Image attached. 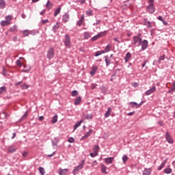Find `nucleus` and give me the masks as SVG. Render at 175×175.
<instances>
[{"instance_id":"f257e3e1","label":"nucleus","mask_w":175,"mask_h":175,"mask_svg":"<svg viewBox=\"0 0 175 175\" xmlns=\"http://www.w3.org/2000/svg\"><path fill=\"white\" fill-rule=\"evenodd\" d=\"M133 44L137 46H140L142 43V38L139 36H135L133 38Z\"/></svg>"},{"instance_id":"f03ea898","label":"nucleus","mask_w":175,"mask_h":175,"mask_svg":"<svg viewBox=\"0 0 175 175\" xmlns=\"http://www.w3.org/2000/svg\"><path fill=\"white\" fill-rule=\"evenodd\" d=\"M84 164H85V161L83 160L82 163H81L79 165H78V166L75 167L72 172V174L74 175L77 174L80 170H83V168L84 167Z\"/></svg>"},{"instance_id":"7ed1b4c3","label":"nucleus","mask_w":175,"mask_h":175,"mask_svg":"<svg viewBox=\"0 0 175 175\" xmlns=\"http://www.w3.org/2000/svg\"><path fill=\"white\" fill-rule=\"evenodd\" d=\"M107 32V31H104L98 33L97 35L94 36V37H92L91 38V41L95 42V41L98 40L99 38H101L103 36H105V35H106Z\"/></svg>"},{"instance_id":"20e7f679","label":"nucleus","mask_w":175,"mask_h":175,"mask_svg":"<svg viewBox=\"0 0 175 175\" xmlns=\"http://www.w3.org/2000/svg\"><path fill=\"white\" fill-rule=\"evenodd\" d=\"M147 9L150 14H154L155 12V7H154V0H149V5H148Z\"/></svg>"},{"instance_id":"39448f33","label":"nucleus","mask_w":175,"mask_h":175,"mask_svg":"<svg viewBox=\"0 0 175 175\" xmlns=\"http://www.w3.org/2000/svg\"><path fill=\"white\" fill-rule=\"evenodd\" d=\"M12 19V17L11 16H7L5 17V21H1L0 23L1 26H8L10 25Z\"/></svg>"},{"instance_id":"423d86ee","label":"nucleus","mask_w":175,"mask_h":175,"mask_svg":"<svg viewBox=\"0 0 175 175\" xmlns=\"http://www.w3.org/2000/svg\"><path fill=\"white\" fill-rule=\"evenodd\" d=\"M54 55H55L54 48L50 47L48 52H47L46 57L49 59H51L53 58Z\"/></svg>"},{"instance_id":"0eeeda50","label":"nucleus","mask_w":175,"mask_h":175,"mask_svg":"<svg viewBox=\"0 0 175 175\" xmlns=\"http://www.w3.org/2000/svg\"><path fill=\"white\" fill-rule=\"evenodd\" d=\"M64 44L68 48H70L71 46L70 37L68 34L65 35Z\"/></svg>"},{"instance_id":"6e6552de","label":"nucleus","mask_w":175,"mask_h":175,"mask_svg":"<svg viewBox=\"0 0 175 175\" xmlns=\"http://www.w3.org/2000/svg\"><path fill=\"white\" fill-rule=\"evenodd\" d=\"M165 139L170 144H172L174 143L173 137L169 132H167L165 134Z\"/></svg>"},{"instance_id":"1a4fd4ad","label":"nucleus","mask_w":175,"mask_h":175,"mask_svg":"<svg viewBox=\"0 0 175 175\" xmlns=\"http://www.w3.org/2000/svg\"><path fill=\"white\" fill-rule=\"evenodd\" d=\"M141 46L142 51L146 50L148 47V41L147 40H144L143 41H142Z\"/></svg>"},{"instance_id":"9d476101","label":"nucleus","mask_w":175,"mask_h":175,"mask_svg":"<svg viewBox=\"0 0 175 175\" xmlns=\"http://www.w3.org/2000/svg\"><path fill=\"white\" fill-rule=\"evenodd\" d=\"M155 91H157V88L155 86H153L152 88H150V90L146 91L145 94L146 96H150L152 94H153L154 92H155Z\"/></svg>"},{"instance_id":"9b49d317","label":"nucleus","mask_w":175,"mask_h":175,"mask_svg":"<svg viewBox=\"0 0 175 175\" xmlns=\"http://www.w3.org/2000/svg\"><path fill=\"white\" fill-rule=\"evenodd\" d=\"M70 20V15L67 12L64 15H63L62 16V21L66 23L67 22H68Z\"/></svg>"},{"instance_id":"f8f14e48","label":"nucleus","mask_w":175,"mask_h":175,"mask_svg":"<svg viewBox=\"0 0 175 175\" xmlns=\"http://www.w3.org/2000/svg\"><path fill=\"white\" fill-rule=\"evenodd\" d=\"M83 36L84 40H88L91 38L92 36V33L89 31H85L83 33Z\"/></svg>"},{"instance_id":"ddd939ff","label":"nucleus","mask_w":175,"mask_h":175,"mask_svg":"<svg viewBox=\"0 0 175 175\" xmlns=\"http://www.w3.org/2000/svg\"><path fill=\"white\" fill-rule=\"evenodd\" d=\"M152 172L151 168H145L143 171V175H150Z\"/></svg>"},{"instance_id":"4468645a","label":"nucleus","mask_w":175,"mask_h":175,"mask_svg":"<svg viewBox=\"0 0 175 175\" xmlns=\"http://www.w3.org/2000/svg\"><path fill=\"white\" fill-rule=\"evenodd\" d=\"M131 57H132V54L130 52H127L124 57L125 62L128 63Z\"/></svg>"},{"instance_id":"2eb2a0df","label":"nucleus","mask_w":175,"mask_h":175,"mask_svg":"<svg viewBox=\"0 0 175 175\" xmlns=\"http://www.w3.org/2000/svg\"><path fill=\"white\" fill-rule=\"evenodd\" d=\"M53 7V3L50 0H48L46 3V8L49 10H51Z\"/></svg>"},{"instance_id":"dca6fc26","label":"nucleus","mask_w":175,"mask_h":175,"mask_svg":"<svg viewBox=\"0 0 175 175\" xmlns=\"http://www.w3.org/2000/svg\"><path fill=\"white\" fill-rule=\"evenodd\" d=\"M114 157H107L105 159V162L107 164H111L113 161Z\"/></svg>"},{"instance_id":"f3484780","label":"nucleus","mask_w":175,"mask_h":175,"mask_svg":"<svg viewBox=\"0 0 175 175\" xmlns=\"http://www.w3.org/2000/svg\"><path fill=\"white\" fill-rule=\"evenodd\" d=\"M24 66V70L22 71L24 72H29L31 70V66L29 65H23Z\"/></svg>"},{"instance_id":"a211bd4d","label":"nucleus","mask_w":175,"mask_h":175,"mask_svg":"<svg viewBox=\"0 0 175 175\" xmlns=\"http://www.w3.org/2000/svg\"><path fill=\"white\" fill-rule=\"evenodd\" d=\"M132 108H138L141 106V104H138L137 102H130Z\"/></svg>"},{"instance_id":"6ab92c4d","label":"nucleus","mask_w":175,"mask_h":175,"mask_svg":"<svg viewBox=\"0 0 175 175\" xmlns=\"http://www.w3.org/2000/svg\"><path fill=\"white\" fill-rule=\"evenodd\" d=\"M97 70H98V67L97 66H93L92 68V70L90 71V75L92 76L95 75Z\"/></svg>"},{"instance_id":"aec40b11","label":"nucleus","mask_w":175,"mask_h":175,"mask_svg":"<svg viewBox=\"0 0 175 175\" xmlns=\"http://www.w3.org/2000/svg\"><path fill=\"white\" fill-rule=\"evenodd\" d=\"M100 146L98 145H95L93 148V152L98 154Z\"/></svg>"},{"instance_id":"412c9836","label":"nucleus","mask_w":175,"mask_h":175,"mask_svg":"<svg viewBox=\"0 0 175 175\" xmlns=\"http://www.w3.org/2000/svg\"><path fill=\"white\" fill-rule=\"evenodd\" d=\"M68 170V169H64V170H60L59 171V175H66Z\"/></svg>"},{"instance_id":"4be33fe9","label":"nucleus","mask_w":175,"mask_h":175,"mask_svg":"<svg viewBox=\"0 0 175 175\" xmlns=\"http://www.w3.org/2000/svg\"><path fill=\"white\" fill-rule=\"evenodd\" d=\"M6 7V2L5 0H0V9H4Z\"/></svg>"},{"instance_id":"5701e85b","label":"nucleus","mask_w":175,"mask_h":175,"mask_svg":"<svg viewBox=\"0 0 175 175\" xmlns=\"http://www.w3.org/2000/svg\"><path fill=\"white\" fill-rule=\"evenodd\" d=\"M16 148L13 147L12 146H10L8 147V152L13 153L16 150Z\"/></svg>"},{"instance_id":"b1692460","label":"nucleus","mask_w":175,"mask_h":175,"mask_svg":"<svg viewBox=\"0 0 175 175\" xmlns=\"http://www.w3.org/2000/svg\"><path fill=\"white\" fill-rule=\"evenodd\" d=\"M101 172H103L105 174H107V172L106 171L107 170V167L105 165H101Z\"/></svg>"},{"instance_id":"393cba45","label":"nucleus","mask_w":175,"mask_h":175,"mask_svg":"<svg viewBox=\"0 0 175 175\" xmlns=\"http://www.w3.org/2000/svg\"><path fill=\"white\" fill-rule=\"evenodd\" d=\"M59 23H56V24L53 27L52 30L54 32H57V29H58L59 28Z\"/></svg>"},{"instance_id":"a878e982","label":"nucleus","mask_w":175,"mask_h":175,"mask_svg":"<svg viewBox=\"0 0 175 175\" xmlns=\"http://www.w3.org/2000/svg\"><path fill=\"white\" fill-rule=\"evenodd\" d=\"M61 11V7H57L54 12V16H57L59 15Z\"/></svg>"},{"instance_id":"bb28decb","label":"nucleus","mask_w":175,"mask_h":175,"mask_svg":"<svg viewBox=\"0 0 175 175\" xmlns=\"http://www.w3.org/2000/svg\"><path fill=\"white\" fill-rule=\"evenodd\" d=\"M92 132H93V130L90 129L89 131L84 135V137L88 138L89 137H90Z\"/></svg>"},{"instance_id":"cd10ccee","label":"nucleus","mask_w":175,"mask_h":175,"mask_svg":"<svg viewBox=\"0 0 175 175\" xmlns=\"http://www.w3.org/2000/svg\"><path fill=\"white\" fill-rule=\"evenodd\" d=\"M111 49V45L107 44V46L105 47V50L103 51V52L108 53V52H109Z\"/></svg>"},{"instance_id":"c85d7f7f","label":"nucleus","mask_w":175,"mask_h":175,"mask_svg":"<svg viewBox=\"0 0 175 175\" xmlns=\"http://www.w3.org/2000/svg\"><path fill=\"white\" fill-rule=\"evenodd\" d=\"M23 33L24 36L28 37L29 35H31V33L29 30L26 29V30L23 31Z\"/></svg>"},{"instance_id":"c756f323","label":"nucleus","mask_w":175,"mask_h":175,"mask_svg":"<svg viewBox=\"0 0 175 175\" xmlns=\"http://www.w3.org/2000/svg\"><path fill=\"white\" fill-rule=\"evenodd\" d=\"M111 113V108L109 107L107 109V111L105 114V117L108 118L110 116Z\"/></svg>"},{"instance_id":"7c9ffc66","label":"nucleus","mask_w":175,"mask_h":175,"mask_svg":"<svg viewBox=\"0 0 175 175\" xmlns=\"http://www.w3.org/2000/svg\"><path fill=\"white\" fill-rule=\"evenodd\" d=\"M83 121V120H81L79 122H78L75 125V127H74V131H76V129L79 127L81 126V124H82Z\"/></svg>"},{"instance_id":"2f4dec72","label":"nucleus","mask_w":175,"mask_h":175,"mask_svg":"<svg viewBox=\"0 0 175 175\" xmlns=\"http://www.w3.org/2000/svg\"><path fill=\"white\" fill-rule=\"evenodd\" d=\"M57 122H58V116L55 115L52 118V123L55 124V123H57Z\"/></svg>"},{"instance_id":"473e14b6","label":"nucleus","mask_w":175,"mask_h":175,"mask_svg":"<svg viewBox=\"0 0 175 175\" xmlns=\"http://www.w3.org/2000/svg\"><path fill=\"white\" fill-rule=\"evenodd\" d=\"M128 160H129L128 156H126V154H124V156H122V161H123V163H124V164H126Z\"/></svg>"},{"instance_id":"72a5a7b5","label":"nucleus","mask_w":175,"mask_h":175,"mask_svg":"<svg viewBox=\"0 0 175 175\" xmlns=\"http://www.w3.org/2000/svg\"><path fill=\"white\" fill-rule=\"evenodd\" d=\"M103 53H105V51H98L95 53V57H98L101 55H103Z\"/></svg>"},{"instance_id":"f704fd0d","label":"nucleus","mask_w":175,"mask_h":175,"mask_svg":"<svg viewBox=\"0 0 175 175\" xmlns=\"http://www.w3.org/2000/svg\"><path fill=\"white\" fill-rule=\"evenodd\" d=\"M81 102V97H78L75 102V105H79L80 104V103Z\"/></svg>"},{"instance_id":"c9c22d12","label":"nucleus","mask_w":175,"mask_h":175,"mask_svg":"<svg viewBox=\"0 0 175 175\" xmlns=\"http://www.w3.org/2000/svg\"><path fill=\"white\" fill-rule=\"evenodd\" d=\"M6 92V87L3 86L0 88V94H3Z\"/></svg>"},{"instance_id":"e433bc0d","label":"nucleus","mask_w":175,"mask_h":175,"mask_svg":"<svg viewBox=\"0 0 175 175\" xmlns=\"http://www.w3.org/2000/svg\"><path fill=\"white\" fill-rule=\"evenodd\" d=\"M17 28H18L17 26L14 25L13 27H11L10 28V32H15L17 30Z\"/></svg>"},{"instance_id":"4c0bfd02","label":"nucleus","mask_w":175,"mask_h":175,"mask_svg":"<svg viewBox=\"0 0 175 175\" xmlns=\"http://www.w3.org/2000/svg\"><path fill=\"white\" fill-rule=\"evenodd\" d=\"M39 172L41 174V175H44L45 174V170L43 167H39L38 169Z\"/></svg>"},{"instance_id":"58836bf2","label":"nucleus","mask_w":175,"mask_h":175,"mask_svg":"<svg viewBox=\"0 0 175 175\" xmlns=\"http://www.w3.org/2000/svg\"><path fill=\"white\" fill-rule=\"evenodd\" d=\"M105 63L107 66H109L111 64V60L110 59H107V56H105Z\"/></svg>"},{"instance_id":"ea45409f","label":"nucleus","mask_w":175,"mask_h":175,"mask_svg":"<svg viewBox=\"0 0 175 175\" xmlns=\"http://www.w3.org/2000/svg\"><path fill=\"white\" fill-rule=\"evenodd\" d=\"M144 23L147 26L148 28L152 27V25H151V22H150V21H145Z\"/></svg>"},{"instance_id":"a19ab883","label":"nucleus","mask_w":175,"mask_h":175,"mask_svg":"<svg viewBox=\"0 0 175 175\" xmlns=\"http://www.w3.org/2000/svg\"><path fill=\"white\" fill-rule=\"evenodd\" d=\"M172 172V170L171 168H170V167H167V168H166V169L164 170V172H165V174H170Z\"/></svg>"},{"instance_id":"79ce46f5","label":"nucleus","mask_w":175,"mask_h":175,"mask_svg":"<svg viewBox=\"0 0 175 175\" xmlns=\"http://www.w3.org/2000/svg\"><path fill=\"white\" fill-rule=\"evenodd\" d=\"M167 163V160L164 161L161 164V165L159 167V170H161L164 166Z\"/></svg>"},{"instance_id":"37998d69","label":"nucleus","mask_w":175,"mask_h":175,"mask_svg":"<svg viewBox=\"0 0 175 175\" xmlns=\"http://www.w3.org/2000/svg\"><path fill=\"white\" fill-rule=\"evenodd\" d=\"M90 155L91 157L95 158L96 157H97L98 155V154L94 152H90Z\"/></svg>"},{"instance_id":"c03bdc74","label":"nucleus","mask_w":175,"mask_h":175,"mask_svg":"<svg viewBox=\"0 0 175 175\" xmlns=\"http://www.w3.org/2000/svg\"><path fill=\"white\" fill-rule=\"evenodd\" d=\"M85 13L88 16H92L93 14V12L92 11V10H88Z\"/></svg>"},{"instance_id":"a18cd8bd","label":"nucleus","mask_w":175,"mask_h":175,"mask_svg":"<svg viewBox=\"0 0 175 175\" xmlns=\"http://www.w3.org/2000/svg\"><path fill=\"white\" fill-rule=\"evenodd\" d=\"M29 88V85L25 83L24 85H22V89L23 90H27Z\"/></svg>"},{"instance_id":"49530a36","label":"nucleus","mask_w":175,"mask_h":175,"mask_svg":"<svg viewBox=\"0 0 175 175\" xmlns=\"http://www.w3.org/2000/svg\"><path fill=\"white\" fill-rule=\"evenodd\" d=\"M78 94H79V92H77V90H73L72 92V96H77Z\"/></svg>"},{"instance_id":"de8ad7c7","label":"nucleus","mask_w":175,"mask_h":175,"mask_svg":"<svg viewBox=\"0 0 175 175\" xmlns=\"http://www.w3.org/2000/svg\"><path fill=\"white\" fill-rule=\"evenodd\" d=\"M83 21L79 19V21H78L77 22V25L78 26H81V25H83Z\"/></svg>"},{"instance_id":"09e8293b","label":"nucleus","mask_w":175,"mask_h":175,"mask_svg":"<svg viewBox=\"0 0 175 175\" xmlns=\"http://www.w3.org/2000/svg\"><path fill=\"white\" fill-rule=\"evenodd\" d=\"M68 142L70 144H73L75 142V139L73 137H70L68 139Z\"/></svg>"},{"instance_id":"8fccbe9b","label":"nucleus","mask_w":175,"mask_h":175,"mask_svg":"<svg viewBox=\"0 0 175 175\" xmlns=\"http://www.w3.org/2000/svg\"><path fill=\"white\" fill-rule=\"evenodd\" d=\"M165 59V55H163V56H160L159 59V63H160L161 61H163Z\"/></svg>"},{"instance_id":"3c124183","label":"nucleus","mask_w":175,"mask_h":175,"mask_svg":"<svg viewBox=\"0 0 175 175\" xmlns=\"http://www.w3.org/2000/svg\"><path fill=\"white\" fill-rule=\"evenodd\" d=\"M93 118V116L92 115V114H90V115H87L86 116H85V119H87V120H90V119H92Z\"/></svg>"},{"instance_id":"603ef678","label":"nucleus","mask_w":175,"mask_h":175,"mask_svg":"<svg viewBox=\"0 0 175 175\" xmlns=\"http://www.w3.org/2000/svg\"><path fill=\"white\" fill-rule=\"evenodd\" d=\"M131 85L133 88H137L139 86V84L137 83L134 82L131 83Z\"/></svg>"},{"instance_id":"864d4df0","label":"nucleus","mask_w":175,"mask_h":175,"mask_svg":"<svg viewBox=\"0 0 175 175\" xmlns=\"http://www.w3.org/2000/svg\"><path fill=\"white\" fill-rule=\"evenodd\" d=\"M49 21L48 20V19H46V20H42L41 21V23L42 24V25H45L46 23H49Z\"/></svg>"},{"instance_id":"5fc2aeb1","label":"nucleus","mask_w":175,"mask_h":175,"mask_svg":"<svg viewBox=\"0 0 175 175\" xmlns=\"http://www.w3.org/2000/svg\"><path fill=\"white\" fill-rule=\"evenodd\" d=\"M28 116V112L27 111L23 116L21 118L22 120L25 119Z\"/></svg>"},{"instance_id":"6e6d98bb","label":"nucleus","mask_w":175,"mask_h":175,"mask_svg":"<svg viewBox=\"0 0 175 175\" xmlns=\"http://www.w3.org/2000/svg\"><path fill=\"white\" fill-rule=\"evenodd\" d=\"M54 154H55V151H54L52 154H47V157H54Z\"/></svg>"},{"instance_id":"4d7b16f0","label":"nucleus","mask_w":175,"mask_h":175,"mask_svg":"<svg viewBox=\"0 0 175 175\" xmlns=\"http://www.w3.org/2000/svg\"><path fill=\"white\" fill-rule=\"evenodd\" d=\"M100 23V20H97L96 23H93L94 26L98 25Z\"/></svg>"},{"instance_id":"13d9d810","label":"nucleus","mask_w":175,"mask_h":175,"mask_svg":"<svg viewBox=\"0 0 175 175\" xmlns=\"http://www.w3.org/2000/svg\"><path fill=\"white\" fill-rule=\"evenodd\" d=\"M16 65L19 67H21L22 66V63L19 60H17L16 61Z\"/></svg>"},{"instance_id":"bf43d9fd","label":"nucleus","mask_w":175,"mask_h":175,"mask_svg":"<svg viewBox=\"0 0 175 175\" xmlns=\"http://www.w3.org/2000/svg\"><path fill=\"white\" fill-rule=\"evenodd\" d=\"M175 92L174 89H173L172 88L168 91V94H171L172 92Z\"/></svg>"},{"instance_id":"052dcab7","label":"nucleus","mask_w":175,"mask_h":175,"mask_svg":"<svg viewBox=\"0 0 175 175\" xmlns=\"http://www.w3.org/2000/svg\"><path fill=\"white\" fill-rule=\"evenodd\" d=\"M114 41L118 42V44H120L121 43V41H120L117 38H114Z\"/></svg>"},{"instance_id":"680f3d73","label":"nucleus","mask_w":175,"mask_h":175,"mask_svg":"<svg viewBox=\"0 0 175 175\" xmlns=\"http://www.w3.org/2000/svg\"><path fill=\"white\" fill-rule=\"evenodd\" d=\"M46 13V10H42V12L40 13V15H44Z\"/></svg>"},{"instance_id":"e2e57ef3","label":"nucleus","mask_w":175,"mask_h":175,"mask_svg":"<svg viewBox=\"0 0 175 175\" xmlns=\"http://www.w3.org/2000/svg\"><path fill=\"white\" fill-rule=\"evenodd\" d=\"M38 120H39L40 121H42V120H44V116H40V117H39Z\"/></svg>"},{"instance_id":"0e129e2a","label":"nucleus","mask_w":175,"mask_h":175,"mask_svg":"<svg viewBox=\"0 0 175 175\" xmlns=\"http://www.w3.org/2000/svg\"><path fill=\"white\" fill-rule=\"evenodd\" d=\"M134 114H135V112H131V113H127V116H133Z\"/></svg>"},{"instance_id":"69168bd1","label":"nucleus","mask_w":175,"mask_h":175,"mask_svg":"<svg viewBox=\"0 0 175 175\" xmlns=\"http://www.w3.org/2000/svg\"><path fill=\"white\" fill-rule=\"evenodd\" d=\"M158 20L161 21V22L163 21V18L160 16L158 18Z\"/></svg>"},{"instance_id":"338daca9","label":"nucleus","mask_w":175,"mask_h":175,"mask_svg":"<svg viewBox=\"0 0 175 175\" xmlns=\"http://www.w3.org/2000/svg\"><path fill=\"white\" fill-rule=\"evenodd\" d=\"M172 88L175 90V81H174V82L172 84Z\"/></svg>"},{"instance_id":"774afa93","label":"nucleus","mask_w":175,"mask_h":175,"mask_svg":"<svg viewBox=\"0 0 175 175\" xmlns=\"http://www.w3.org/2000/svg\"><path fill=\"white\" fill-rule=\"evenodd\" d=\"M158 124H159V125H161V126H163V122L162 121H159V122H158Z\"/></svg>"}]
</instances>
